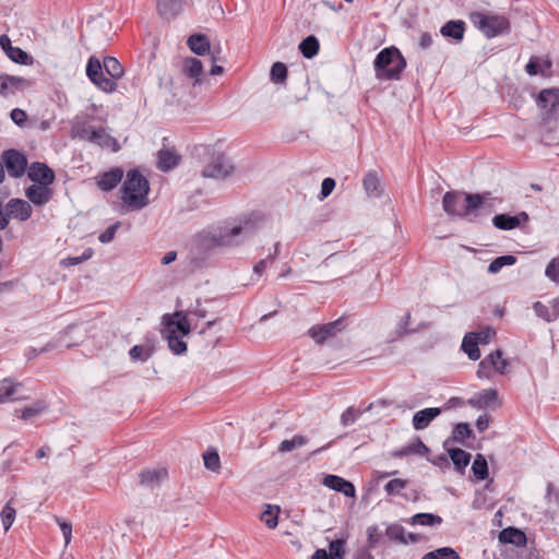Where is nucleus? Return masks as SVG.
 <instances>
[{
    "instance_id": "7",
    "label": "nucleus",
    "mask_w": 559,
    "mask_h": 559,
    "mask_svg": "<svg viewBox=\"0 0 559 559\" xmlns=\"http://www.w3.org/2000/svg\"><path fill=\"white\" fill-rule=\"evenodd\" d=\"M163 321L165 324L164 334L187 336L191 331L187 316L182 311L165 314Z\"/></svg>"
},
{
    "instance_id": "9",
    "label": "nucleus",
    "mask_w": 559,
    "mask_h": 559,
    "mask_svg": "<svg viewBox=\"0 0 559 559\" xmlns=\"http://www.w3.org/2000/svg\"><path fill=\"white\" fill-rule=\"evenodd\" d=\"M468 405L472 407L481 409V408H491L496 409L502 405V401L498 395V391L496 389H484L477 393H475L469 400Z\"/></svg>"
},
{
    "instance_id": "53",
    "label": "nucleus",
    "mask_w": 559,
    "mask_h": 559,
    "mask_svg": "<svg viewBox=\"0 0 559 559\" xmlns=\"http://www.w3.org/2000/svg\"><path fill=\"white\" fill-rule=\"evenodd\" d=\"M7 56L12 61L20 64H28L31 62V57L19 47L10 48V51H8Z\"/></svg>"
},
{
    "instance_id": "12",
    "label": "nucleus",
    "mask_w": 559,
    "mask_h": 559,
    "mask_svg": "<svg viewBox=\"0 0 559 559\" xmlns=\"http://www.w3.org/2000/svg\"><path fill=\"white\" fill-rule=\"evenodd\" d=\"M342 321L336 320L323 325H314L309 330V335L316 343L322 344L325 340L334 336L342 330Z\"/></svg>"
},
{
    "instance_id": "47",
    "label": "nucleus",
    "mask_w": 559,
    "mask_h": 559,
    "mask_svg": "<svg viewBox=\"0 0 559 559\" xmlns=\"http://www.w3.org/2000/svg\"><path fill=\"white\" fill-rule=\"evenodd\" d=\"M386 535L390 539L395 540L400 544H408V539H406V532L404 527L399 524L390 525L386 528Z\"/></svg>"
},
{
    "instance_id": "52",
    "label": "nucleus",
    "mask_w": 559,
    "mask_h": 559,
    "mask_svg": "<svg viewBox=\"0 0 559 559\" xmlns=\"http://www.w3.org/2000/svg\"><path fill=\"white\" fill-rule=\"evenodd\" d=\"M345 540L336 539L330 543L329 552L331 559H344L345 556Z\"/></svg>"
},
{
    "instance_id": "32",
    "label": "nucleus",
    "mask_w": 559,
    "mask_h": 559,
    "mask_svg": "<svg viewBox=\"0 0 559 559\" xmlns=\"http://www.w3.org/2000/svg\"><path fill=\"white\" fill-rule=\"evenodd\" d=\"M178 160H179V157L173 151L160 150L158 152L157 166L163 171H167V170L174 168L178 164Z\"/></svg>"
},
{
    "instance_id": "8",
    "label": "nucleus",
    "mask_w": 559,
    "mask_h": 559,
    "mask_svg": "<svg viewBox=\"0 0 559 559\" xmlns=\"http://www.w3.org/2000/svg\"><path fill=\"white\" fill-rule=\"evenodd\" d=\"M3 166L13 178H20L25 174L27 158L16 150H8L2 153Z\"/></svg>"
},
{
    "instance_id": "26",
    "label": "nucleus",
    "mask_w": 559,
    "mask_h": 559,
    "mask_svg": "<svg viewBox=\"0 0 559 559\" xmlns=\"http://www.w3.org/2000/svg\"><path fill=\"white\" fill-rule=\"evenodd\" d=\"M499 542L502 544H512L514 546H525L526 536L525 534L514 527H508L499 533Z\"/></svg>"
},
{
    "instance_id": "55",
    "label": "nucleus",
    "mask_w": 559,
    "mask_h": 559,
    "mask_svg": "<svg viewBox=\"0 0 559 559\" xmlns=\"http://www.w3.org/2000/svg\"><path fill=\"white\" fill-rule=\"evenodd\" d=\"M129 355L132 360H142L145 361L152 355V350L150 348H145L142 345H134L130 350Z\"/></svg>"
},
{
    "instance_id": "60",
    "label": "nucleus",
    "mask_w": 559,
    "mask_h": 559,
    "mask_svg": "<svg viewBox=\"0 0 559 559\" xmlns=\"http://www.w3.org/2000/svg\"><path fill=\"white\" fill-rule=\"evenodd\" d=\"M56 521L62 532V535L64 537V545L68 546L71 542V537H72V525L71 523L64 521L63 519L61 518H56Z\"/></svg>"
},
{
    "instance_id": "34",
    "label": "nucleus",
    "mask_w": 559,
    "mask_h": 559,
    "mask_svg": "<svg viewBox=\"0 0 559 559\" xmlns=\"http://www.w3.org/2000/svg\"><path fill=\"white\" fill-rule=\"evenodd\" d=\"M319 40L313 35L306 37L300 44L299 49L305 58H312L319 51Z\"/></svg>"
},
{
    "instance_id": "35",
    "label": "nucleus",
    "mask_w": 559,
    "mask_h": 559,
    "mask_svg": "<svg viewBox=\"0 0 559 559\" xmlns=\"http://www.w3.org/2000/svg\"><path fill=\"white\" fill-rule=\"evenodd\" d=\"M462 348L467 354L471 360H478L480 358L478 343L471 333L464 336L462 342Z\"/></svg>"
},
{
    "instance_id": "46",
    "label": "nucleus",
    "mask_w": 559,
    "mask_h": 559,
    "mask_svg": "<svg viewBox=\"0 0 559 559\" xmlns=\"http://www.w3.org/2000/svg\"><path fill=\"white\" fill-rule=\"evenodd\" d=\"M95 130V128L93 127H90L85 123H75L72 128V138H79L81 140H84V141H88L91 142L92 141V134Z\"/></svg>"
},
{
    "instance_id": "1",
    "label": "nucleus",
    "mask_w": 559,
    "mask_h": 559,
    "mask_svg": "<svg viewBox=\"0 0 559 559\" xmlns=\"http://www.w3.org/2000/svg\"><path fill=\"white\" fill-rule=\"evenodd\" d=\"M490 193H463L449 191L443 195V211L449 215L460 216L468 221L478 217L479 212L487 209Z\"/></svg>"
},
{
    "instance_id": "62",
    "label": "nucleus",
    "mask_w": 559,
    "mask_h": 559,
    "mask_svg": "<svg viewBox=\"0 0 559 559\" xmlns=\"http://www.w3.org/2000/svg\"><path fill=\"white\" fill-rule=\"evenodd\" d=\"M273 262H274V257H266L265 259H261L259 262H257L253 265V273L257 276H262L264 274L265 270L267 269V266L273 264Z\"/></svg>"
},
{
    "instance_id": "64",
    "label": "nucleus",
    "mask_w": 559,
    "mask_h": 559,
    "mask_svg": "<svg viewBox=\"0 0 559 559\" xmlns=\"http://www.w3.org/2000/svg\"><path fill=\"white\" fill-rule=\"evenodd\" d=\"M335 188V180L333 178H325L321 185V200L328 198Z\"/></svg>"
},
{
    "instance_id": "39",
    "label": "nucleus",
    "mask_w": 559,
    "mask_h": 559,
    "mask_svg": "<svg viewBox=\"0 0 559 559\" xmlns=\"http://www.w3.org/2000/svg\"><path fill=\"white\" fill-rule=\"evenodd\" d=\"M307 442H308L307 437L297 435V436L293 437L290 440L282 441L278 445V451L283 452V453L292 452L293 450H295L297 448H301V447L306 445Z\"/></svg>"
},
{
    "instance_id": "57",
    "label": "nucleus",
    "mask_w": 559,
    "mask_h": 559,
    "mask_svg": "<svg viewBox=\"0 0 559 559\" xmlns=\"http://www.w3.org/2000/svg\"><path fill=\"white\" fill-rule=\"evenodd\" d=\"M95 85L106 93H112L117 88L116 80L111 76L107 78L106 75L102 76Z\"/></svg>"
},
{
    "instance_id": "48",
    "label": "nucleus",
    "mask_w": 559,
    "mask_h": 559,
    "mask_svg": "<svg viewBox=\"0 0 559 559\" xmlns=\"http://www.w3.org/2000/svg\"><path fill=\"white\" fill-rule=\"evenodd\" d=\"M203 461H204V466L210 469V471H213V472H217L219 469V455L217 453L216 450L214 449H209L204 454H203Z\"/></svg>"
},
{
    "instance_id": "33",
    "label": "nucleus",
    "mask_w": 559,
    "mask_h": 559,
    "mask_svg": "<svg viewBox=\"0 0 559 559\" xmlns=\"http://www.w3.org/2000/svg\"><path fill=\"white\" fill-rule=\"evenodd\" d=\"M280 507L266 504L260 515V520L270 528L274 530L278 524Z\"/></svg>"
},
{
    "instance_id": "30",
    "label": "nucleus",
    "mask_w": 559,
    "mask_h": 559,
    "mask_svg": "<svg viewBox=\"0 0 559 559\" xmlns=\"http://www.w3.org/2000/svg\"><path fill=\"white\" fill-rule=\"evenodd\" d=\"M241 234H243L246 236H250L252 234V229L249 226V224H245L243 226L238 225V226L231 227L230 229H228L227 231H225L224 234L221 235L219 243L224 245V246H231L235 243L233 238L236 236H239Z\"/></svg>"
},
{
    "instance_id": "63",
    "label": "nucleus",
    "mask_w": 559,
    "mask_h": 559,
    "mask_svg": "<svg viewBox=\"0 0 559 559\" xmlns=\"http://www.w3.org/2000/svg\"><path fill=\"white\" fill-rule=\"evenodd\" d=\"M359 415V412L354 407H348L341 416V421L344 426H349L355 423Z\"/></svg>"
},
{
    "instance_id": "16",
    "label": "nucleus",
    "mask_w": 559,
    "mask_h": 559,
    "mask_svg": "<svg viewBox=\"0 0 559 559\" xmlns=\"http://www.w3.org/2000/svg\"><path fill=\"white\" fill-rule=\"evenodd\" d=\"M31 86V83L21 76L0 74V94L10 95L15 91H22Z\"/></svg>"
},
{
    "instance_id": "4",
    "label": "nucleus",
    "mask_w": 559,
    "mask_h": 559,
    "mask_svg": "<svg viewBox=\"0 0 559 559\" xmlns=\"http://www.w3.org/2000/svg\"><path fill=\"white\" fill-rule=\"evenodd\" d=\"M471 21L487 38L508 33L510 28L509 21L502 15L476 12L471 14Z\"/></svg>"
},
{
    "instance_id": "49",
    "label": "nucleus",
    "mask_w": 559,
    "mask_h": 559,
    "mask_svg": "<svg viewBox=\"0 0 559 559\" xmlns=\"http://www.w3.org/2000/svg\"><path fill=\"white\" fill-rule=\"evenodd\" d=\"M408 485V481L401 478L391 479L385 486L384 491L389 496H397L401 495L402 490H404Z\"/></svg>"
},
{
    "instance_id": "19",
    "label": "nucleus",
    "mask_w": 559,
    "mask_h": 559,
    "mask_svg": "<svg viewBox=\"0 0 559 559\" xmlns=\"http://www.w3.org/2000/svg\"><path fill=\"white\" fill-rule=\"evenodd\" d=\"M535 313L548 321H555L559 317V298L549 300L547 304L537 301L533 306Z\"/></svg>"
},
{
    "instance_id": "28",
    "label": "nucleus",
    "mask_w": 559,
    "mask_h": 559,
    "mask_svg": "<svg viewBox=\"0 0 559 559\" xmlns=\"http://www.w3.org/2000/svg\"><path fill=\"white\" fill-rule=\"evenodd\" d=\"M465 23L461 20L449 21L440 29V33L444 37L452 38L456 41H461L464 37Z\"/></svg>"
},
{
    "instance_id": "61",
    "label": "nucleus",
    "mask_w": 559,
    "mask_h": 559,
    "mask_svg": "<svg viewBox=\"0 0 559 559\" xmlns=\"http://www.w3.org/2000/svg\"><path fill=\"white\" fill-rule=\"evenodd\" d=\"M545 273L551 281L559 283V257L548 264Z\"/></svg>"
},
{
    "instance_id": "11",
    "label": "nucleus",
    "mask_w": 559,
    "mask_h": 559,
    "mask_svg": "<svg viewBox=\"0 0 559 559\" xmlns=\"http://www.w3.org/2000/svg\"><path fill=\"white\" fill-rule=\"evenodd\" d=\"M181 72L186 78L192 80L193 86L200 85L203 82V64L198 58H185L181 64Z\"/></svg>"
},
{
    "instance_id": "27",
    "label": "nucleus",
    "mask_w": 559,
    "mask_h": 559,
    "mask_svg": "<svg viewBox=\"0 0 559 559\" xmlns=\"http://www.w3.org/2000/svg\"><path fill=\"white\" fill-rule=\"evenodd\" d=\"M46 409L47 404L44 401H35L22 409H15L14 415L24 420H29L44 414Z\"/></svg>"
},
{
    "instance_id": "24",
    "label": "nucleus",
    "mask_w": 559,
    "mask_h": 559,
    "mask_svg": "<svg viewBox=\"0 0 559 559\" xmlns=\"http://www.w3.org/2000/svg\"><path fill=\"white\" fill-rule=\"evenodd\" d=\"M92 134L91 143L97 144L104 148H110L114 152L119 150V144L115 138H112L105 129H95Z\"/></svg>"
},
{
    "instance_id": "20",
    "label": "nucleus",
    "mask_w": 559,
    "mask_h": 559,
    "mask_svg": "<svg viewBox=\"0 0 559 559\" xmlns=\"http://www.w3.org/2000/svg\"><path fill=\"white\" fill-rule=\"evenodd\" d=\"M322 484L330 489L342 492L346 497H355L354 485L340 476L326 475Z\"/></svg>"
},
{
    "instance_id": "17",
    "label": "nucleus",
    "mask_w": 559,
    "mask_h": 559,
    "mask_svg": "<svg viewBox=\"0 0 559 559\" xmlns=\"http://www.w3.org/2000/svg\"><path fill=\"white\" fill-rule=\"evenodd\" d=\"M528 215L521 212L518 215L511 216L508 214H498L492 218L495 227L501 230H511L521 225L522 222H527Z\"/></svg>"
},
{
    "instance_id": "10",
    "label": "nucleus",
    "mask_w": 559,
    "mask_h": 559,
    "mask_svg": "<svg viewBox=\"0 0 559 559\" xmlns=\"http://www.w3.org/2000/svg\"><path fill=\"white\" fill-rule=\"evenodd\" d=\"M28 178L40 186H50L55 181V173L46 164L33 163L28 167Z\"/></svg>"
},
{
    "instance_id": "38",
    "label": "nucleus",
    "mask_w": 559,
    "mask_h": 559,
    "mask_svg": "<svg viewBox=\"0 0 559 559\" xmlns=\"http://www.w3.org/2000/svg\"><path fill=\"white\" fill-rule=\"evenodd\" d=\"M16 518V510L12 507L11 501H9L0 512V519L3 526L4 532H8L13 525Z\"/></svg>"
},
{
    "instance_id": "13",
    "label": "nucleus",
    "mask_w": 559,
    "mask_h": 559,
    "mask_svg": "<svg viewBox=\"0 0 559 559\" xmlns=\"http://www.w3.org/2000/svg\"><path fill=\"white\" fill-rule=\"evenodd\" d=\"M537 106L546 114H554L559 107V88L551 87L540 91L537 97Z\"/></svg>"
},
{
    "instance_id": "40",
    "label": "nucleus",
    "mask_w": 559,
    "mask_h": 559,
    "mask_svg": "<svg viewBox=\"0 0 559 559\" xmlns=\"http://www.w3.org/2000/svg\"><path fill=\"white\" fill-rule=\"evenodd\" d=\"M472 471L475 477L479 480H485L488 477L487 461L481 454L476 455L472 465Z\"/></svg>"
},
{
    "instance_id": "37",
    "label": "nucleus",
    "mask_w": 559,
    "mask_h": 559,
    "mask_svg": "<svg viewBox=\"0 0 559 559\" xmlns=\"http://www.w3.org/2000/svg\"><path fill=\"white\" fill-rule=\"evenodd\" d=\"M450 457L457 471H463L471 461V454L461 449H452L449 451Z\"/></svg>"
},
{
    "instance_id": "59",
    "label": "nucleus",
    "mask_w": 559,
    "mask_h": 559,
    "mask_svg": "<svg viewBox=\"0 0 559 559\" xmlns=\"http://www.w3.org/2000/svg\"><path fill=\"white\" fill-rule=\"evenodd\" d=\"M120 227V223L117 222L112 225H110L109 227H107L98 237V240L102 242V243H108L110 242L114 238H115V235L118 230V228Z\"/></svg>"
},
{
    "instance_id": "45",
    "label": "nucleus",
    "mask_w": 559,
    "mask_h": 559,
    "mask_svg": "<svg viewBox=\"0 0 559 559\" xmlns=\"http://www.w3.org/2000/svg\"><path fill=\"white\" fill-rule=\"evenodd\" d=\"M412 523L418 525L433 526L436 524H441L442 519L439 515H435L431 513H417L412 518Z\"/></svg>"
},
{
    "instance_id": "44",
    "label": "nucleus",
    "mask_w": 559,
    "mask_h": 559,
    "mask_svg": "<svg viewBox=\"0 0 559 559\" xmlns=\"http://www.w3.org/2000/svg\"><path fill=\"white\" fill-rule=\"evenodd\" d=\"M165 337H166V340L168 342L169 349L175 355H181V354L187 352V344L182 340L185 336H181V335H167V334H165Z\"/></svg>"
},
{
    "instance_id": "22",
    "label": "nucleus",
    "mask_w": 559,
    "mask_h": 559,
    "mask_svg": "<svg viewBox=\"0 0 559 559\" xmlns=\"http://www.w3.org/2000/svg\"><path fill=\"white\" fill-rule=\"evenodd\" d=\"M85 329L80 325H69L67 330L59 336V344L66 347L79 345L85 337Z\"/></svg>"
},
{
    "instance_id": "50",
    "label": "nucleus",
    "mask_w": 559,
    "mask_h": 559,
    "mask_svg": "<svg viewBox=\"0 0 559 559\" xmlns=\"http://www.w3.org/2000/svg\"><path fill=\"white\" fill-rule=\"evenodd\" d=\"M428 448L419 440L407 444L404 447L401 451V455H408V454H417V455H425L428 453Z\"/></svg>"
},
{
    "instance_id": "56",
    "label": "nucleus",
    "mask_w": 559,
    "mask_h": 559,
    "mask_svg": "<svg viewBox=\"0 0 559 559\" xmlns=\"http://www.w3.org/2000/svg\"><path fill=\"white\" fill-rule=\"evenodd\" d=\"M103 71V66L100 61L95 58L91 57L87 66H86V74L91 81H95V76H97Z\"/></svg>"
},
{
    "instance_id": "41",
    "label": "nucleus",
    "mask_w": 559,
    "mask_h": 559,
    "mask_svg": "<svg viewBox=\"0 0 559 559\" xmlns=\"http://www.w3.org/2000/svg\"><path fill=\"white\" fill-rule=\"evenodd\" d=\"M423 559H460L457 552L450 547L438 548L424 555Z\"/></svg>"
},
{
    "instance_id": "15",
    "label": "nucleus",
    "mask_w": 559,
    "mask_h": 559,
    "mask_svg": "<svg viewBox=\"0 0 559 559\" xmlns=\"http://www.w3.org/2000/svg\"><path fill=\"white\" fill-rule=\"evenodd\" d=\"M5 210L9 213V218L13 217L21 222L27 221L33 213L32 205L22 199H11L7 203Z\"/></svg>"
},
{
    "instance_id": "29",
    "label": "nucleus",
    "mask_w": 559,
    "mask_h": 559,
    "mask_svg": "<svg viewBox=\"0 0 559 559\" xmlns=\"http://www.w3.org/2000/svg\"><path fill=\"white\" fill-rule=\"evenodd\" d=\"M20 383H14L11 379H3L0 381V403H5L13 400H19L21 396H16Z\"/></svg>"
},
{
    "instance_id": "6",
    "label": "nucleus",
    "mask_w": 559,
    "mask_h": 559,
    "mask_svg": "<svg viewBox=\"0 0 559 559\" xmlns=\"http://www.w3.org/2000/svg\"><path fill=\"white\" fill-rule=\"evenodd\" d=\"M234 173V165L229 157L222 153H214L202 170L203 177L225 179Z\"/></svg>"
},
{
    "instance_id": "42",
    "label": "nucleus",
    "mask_w": 559,
    "mask_h": 559,
    "mask_svg": "<svg viewBox=\"0 0 559 559\" xmlns=\"http://www.w3.org/2000/svg\"><path fill=\"white\" fill-rule=\"evenodd\" d=\"M167 475L165 469H147L141 473V483L144 485H154Z\"/></svg>"
},
{
    "instance_id": "43",
    "label": "nucleus",
    "mask_w": 559,
    "mask_h": 559,
    "mask_svg": "<svg viewBox=\"0 0 559 559\" xmlns=\"http://www.w3.org/2000/svg\"><path fill=\"white\" fill-rule=\"evenodd\" d=\"M516 262L515 257L511 254L501 255L496 258L488 266V272L491 274H497L500 270L506 265H513Z\"/></svg>"
},
{
    "instance_id": "25",
    "label": "nucleus",
    "mask_w": 559,
    "mask_h": 559,
    "mask_svg": "<svg viewBox=\"0 0 559 559\" xmlns=\"http://www.w3.org/2000/svg\"><path fill=\"white\" fill-rule=\"evenodd\" d=\"M187 45L191 51H193L198 56H204L210 52L211 44L206 35L203 34H193L188 40Z\"/></svg>"
},
{
    "instance_id": "21",
    "label": "nucleus",
    "mask_w": 559,
    "mask_h": 559,
    "mask_svg": "<svg viewBox=\"0 0 559 559\" xmlns=\"http://www.w3.org/2000/svg\"><path fill=\"white\" fill-rule=\"evenodd\" d=\"M441 414L439 407H429L414 414L412 424L415 430L426 429L430 423Z\"/></svg>"
},
{
    "instance_id": "18",
    "label": "nucleus",
    "mask_w": 559,
    "mask_h": 559,
    "mask_svg": "<svg viewBox=\"0 0 559 559\" xmlns=\"http://www.w3.org/2000/svg\"><path fill=\"white\" fill-rule=\"evenodd\" d=\"M187 4V0H157L156 9L164 19H174L181 13Z\"/></svg>"
},
{
    "instance_id": "51",
    "label": "nucleus",
    "mask_w": 559,
    "mask_h": 559,
    "mask_svg": "<svg viewBox=\"0 0 559 559\" xmlns=\"http://www.w3.org/2000/svg\"><path fill=\"white\" fill-rule=\"evenodd\" d=\"M271 80L274 83H283L287 76V68L282 62H275L271 68Z\"/></svg>"
},
{
    "instance_id": "3",
    "label": "nucleus",
    "mask_w": 559,
    "mask_h": 559,
    "mask_svg": "<svg viewBox=\"0 0 559 559\" xmlns=\"http://www.w3.org/2000/svg\"><path fill=\"white\" fill-rule=\"evenodd\" d=\"M376 76L380 80H396L406 67V61L395 47L382 49L373 62Z\"/></svg>"
},
{
    "instance_id": "5",
    "label": "nucleus",
    "mask_w": 559,
    "mask_h": 559,
    "mask_svg": "<svg viewBox=\"0 0 559 559\" xmlns=\"http://www.w3.org/2000/svg\"><path fill=\"white\" fill-rule=\"evenodd\" d=\"M509 365V360L503 358V353L500 349H497L479 362L477 377L479 379H490L492 372L504 374Z\"/></svg>"
},
{
    "instance_id": "2",
    "label": "nucleus",
    "mask_w": 559,
    "mask_h": 559,
    "mask_svg": "<svg viewBox=\"0 0 559 559\" xmlns=\"http://www.w3.org/2000/svg\"><path fill=\"white\" fill-rule=\"evenodd\" d=\"M150 190L147 179L136 169L128 171L122 186V202L128 211L141 210L147 205Z\"/></svg>"
},
{
    "instance_id": "58",
    "label": "nucleus",
    "mask_w": 559,
    "mask_h": 559,
    "mask_svg": "<svg viewBox=\"0 0 559 559\" xmlns=\"http://www.w3.org/2000/svg\"><path fill=\"white\" fill-rule=\"evenodd\" d=\"M478 344H488L490 340L496 334L495 330L491 328H486L479 332L471 333Z\"/></svg>"
},
{
    "instance_id": "31",
    "label": "nucleus",
    "mask_w": 559,
    "mask_h": 559,
    "mask_svg": "<svg viewBox=\"0 0 559 559\" xmlns=\"http://www.w3.org/2000/svg\"><path fill=\"white\" fill-rule=\"evenodd\" d=\"M364 189L371 198H378L381 194V185L376 173L370 171L364 178Z\"/></svg>"
},
{
    "instance_id": "54",
    "label": "nucleus",
    "mask_w": 559,
    "mask_h": 559,
    "mask_svg": "<svg viewBox=\"0 0 559 559\" xmlns=\"http://www.w3.org/2000/svg\"><path fill=\"white\" fill-rule=\"evenodd\" d=\"M471 433L472 430L469 428V425L465 423H460L454 427L452 438L454 441L462 442L466 438H468Z\"/></svg>"
},
{
    "instance_id": "14",
    "label": "nucleus",
    "mask_w": 559,
    "mask_h": 559,
    "mask_svg": "<svg viewBox=\"0 0 559 559\" xmlns=\"http://www.w3.org/2000/svg\"><path fill=\"white\" fill-rule=\"evenodd\" d=\"M25 197L35 206H44L52 198V190L49 186L32 185L25 190Z\"/></svg>"
},
{
    "instance_id": "36",
    "label": "nucleus",
    "mask_w": 559,
    "mask_h": 559,
    "mask_svg": "<svg viewBox=\"0 0 559 559\" xmlns=\"http://www.w3.org/2000/svg\"><path fill=\"white\" fill-rule=\"evenodd\" d=\"M104 69L114 80H118L123 75L121 63L114 57H106L104 59Z\"/></svg>"
},
{
    "instance_id": "23",
    "label": "nucleus",
    "mask_w": 559,
    "mask_h": 559,
    "mask_svg": "<svg viewBox=\"0 0 559 559\" xmlns=\"http://www.w3.org/2000/svg\"><path fill=\"white\" fill-rule=\"evenodd\" d=\"M123 173L120 168H114L98 176L97 186L104 191L112 190L122 179Z\"/></svg>"
}]
</instances>
